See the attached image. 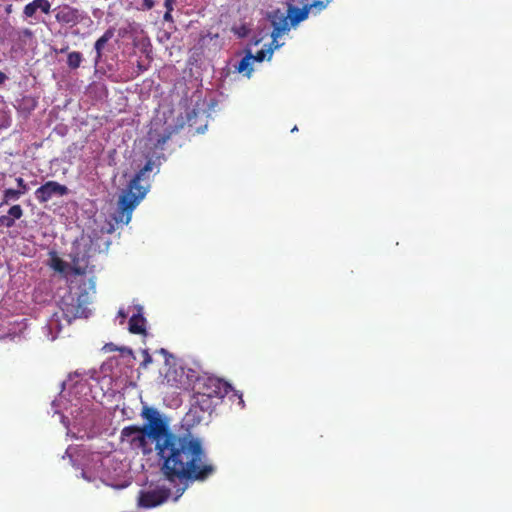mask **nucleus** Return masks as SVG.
<instances>
[{
  "instance_id": "nucleus-25",
  "label": "nucleus",
  "mask_w": 512,
  "mask_h": 512,
  "mask_svg": "<svg viewBox=\"0 0 512 512\" xmlns=\"http://www.w3.org/2000/svg\"><path fill=\"white\" fill-rule=\"evenodd\" d=\"M154 7V0H143L142 1V10L148 11Z\"/></svg>"
},
{
  "instance_id": "nucleus-32",
  "label": "nucleus",
  "mask_w": 512,
  "mask_h": 512,
  "mask_svg": "<svg viewBox=\"0 0 512 512\" xmlns=\"http://www.w3.org/2000/svg\"><path fill=\"white\" fill-rule=\"evenodd\" d=\"M68 49H69V46H65L64 48L59 49V51H58V52H59L60 54H64V53H66V52H67V50H68Z\"/></svg>"
},
{
  "instance_id": "nucleus-11",
  "label": "nucleus",
  "mask_w": 512,
  "mask_h": 512,
  "mask_svg": "<svg viewBox=\"0 0 512 512\" xmlns=\"http://www.w3.org/2000/svg\"><path fill=\"white\" fill-rule=\"evenodd\" d=\"M128 330L134 335H145L146 331V318L143 317L142 308L136 307V313L128 321Z\"/></svg>"
},
{
  "instance_id": "nucleus-14",
  "label": "nucleus",
  "mask_w": 512,
  "mask_h": 512,
  "mask_svg": "<svg viewBox=\"0 0 512 512\" xmlns=\"http://www.w3.org/2000/svg\"><path fill=\"white\" fill-rule=\"evenodd\" d=\"M25 193L20 192L19 189L6 188L4 194H2L1 205H7L11 201H18Z\"/></svg>"
},
{
  "instance_id": "nucleus-17",
  "label": "nucleus",
  "mask_w": 512,
  "mask_h": 512,
  "mask_svg": "<svg viewBox=\"0 0 512 512\" xmlns=\"http://www.w3.org/2000/svg\"><path fill=\"white\" fill-rule=\"evenodd\" d=\"M236 71L240 73H244L248 77H250V74L252 72L251 68V54H247L245 57L242 58L240 63L236 66Z\"/></svg>"
},
{
  "instance_id": "nucleus-22",
  "label": "nucleus",
  "mask_w": 512,
  "mask_h": 512,
  "mask_svg": "<svg viewBox=\"0 0 512 512\" xmlns=\"http://www.w3.org/2000/svg\"><path fill=\"white\" fill-rule=\"evenodd\" d=\"M37 5L40 11L45 14H49L51 12V3L49 0H36Z\"/></svg>"
},
{
  "instance_id": "nucleus-13",
  "label": "nucleus",
  "mask_w": 512,
  "mask_h": 512,
  "mask_svg": "<svg viewBox=\"0 0 512 512\" xmlns=\"http://www.w3.org/2000/svg\"><path fill=\"white\" fill-rule=\"evenodd\" d=\"M114 37V29L109 28L107 31L103 33L101 38L97 39L94 45L95 51H96V63L101 59L102 57V50L104 49V46Z\"/></svg>"
},
{
  "instance_id": "nucleus-26",
  "label": "nucleus",
  "mask_w": 512,
  "mask_h": 512,
  "mask_svg": "<svg viewBox=\"0 0 512 512\" xmlns=\"http://www.w3.org/2000/svg\"><path fill=\"white\" fill-rule=\"evenodd\" d=\"M53 267L58 271H63V261L58 258L55 259Z\"/></svg>"
},
{
  "instance_id": "nucleus-33",
  "label": "nucleus",
  "mask_w": 512,
  "mask_h": 512,
  "mask_svg": "<svg viewBox=\"0 0 512 512\" xmlns=\"http://www.w3.org/2000/svg\"><path fill=\"white\" fill-rule=\"evenodd\" d=\"M11 11H12V5H8V6L6 7V12H7V13H10Z\"/></svg>"
},
{
  "instance_id": "nucleus-7",
  "label": "nucleus",
  "mask_w": 512,
  "mask_h": 512,
  "mask_svg": "<svg viewBox=\"0 0 512 512\" xmlns=\"http://www.w3.org/2000/svg\"><path fill=\"white\" fill-rule=\"evenodd\" d=\"M197 396L198 402H200L199 398H217L221 399L229 394L231 386L229 383L224 382L219 378H204L199 380L197 383Z\"/></svg>"
},
{
  "instance_id": "nucleus-2",
  "label": "nucleus",
  "mask_w": 512,
  "mask_h": 512,
  "mask_svg": "<svg viewBox=\"0 0 512 512\" xmlns=\"http://www.w3.org/2000/svg\"><path fill=\"white\" fill-rule=\"evenodd\" d=\"M141 417L145 420V423L140 427L166 437L165 447L172 445L176 441L199 451H205L203 442H201L198 436L190 432L177 433L171 430L167 418L160 414L158 409L145 406L141 411Z\"/></svg>"
},
{
  "instance_id": "nucleus-30",
  "label": "nucleus",
  "mask_w": 512,
  "mask_h": 512,
  "mask_svg": "<svg viewBox=\"0 0 512 512\" xmlns=\"http://www.w3.org/2000/svg\"><path fill=\"white\" fill-rule=\"evenodd\" d=\"M7 76L4 72L0 71V85H2L4 82H6Z\"/></svg>"
},
{
  "instance_id": "nucleus-9",
  "label": "nucleus",
  "mask_w": 512,
  "mask_h": 512,
  "mask_svg": "<svg viewBox=\"0 0 512 512\" xmlns=\"http://www.w3.org/2000/svg\"><path fill=\"white\" fill-rule=\"evenodd\" d=\"M269 20L273 26V32L272 35L270 36H272L273 44H275V49H278L281 47L282 44L277 42V38L288 32L290 27L293 26L290 25L288 17L280 10H276L270 13Z\"/></svg>"
},
{
  "instance_id": "nucleus-4",
  "label": "nucleus",
  "mask_w": 512,
  "mask_h": 512,
  "mask_svg": "<svg viewBox=\"0 0 512 512\" xmlns=\"http://www.w3.org/2000/svg\"><path fill=\"white\" fill-rule=\"evenodd\" d=\"M173 490L165 485L150 484L146 489L139 491L138 495V506L141 508H153L160 506L167 502L168 498L175 494V484L171 483ZM178 498H173L174 501H178Z\"/></svg>"
},
{
  "instance_id": "nucleus-3",
  "label": "nucleus",
  "mask_w": 512,
  "mask_h": 512,
  "mask_svg": "<svg viewBox=\"0 0 512 512\" xmlns=\"http://www.w3.org/2000/svg\"><path fill=\"white\" fill-rule=\"evenodd\" d=\"M152 169L153 162H146L145 166L136 172L134 178L130 180L127 189L123 190L120 200H118V210L114 216L115 222L126 225L130 222L135 207L147 194L148 183L145 176Z\"/></svg>"
},
{
  "instance_id": "nucleus-15",
  "label": "nucleus",
  "mask_w": 512,
  "mask_h": 512,
  "mask_svg": "<svg viewBox=\"0 0 512 512\" xmlns=\"http://www.w3.org/2000/svg\"><path fill=\"white\" fill-rule=\"evenodd\" d=\"M83 54L78 51H72L68 54V59H66V65L69 66L71 70H76L82 64Z\"/></svg>"
},
{
  "instance_id": "nucleus-12",
  "label": "nucleus",
  "mask_w": 512,
  "mask_h": 512,
  "mask_svg": "<svg viewBox=\"0 0 512 512\" xmlns=\"http://www.w3.org/2000/svg\"><path fill=\"white\" fill-rule=\"evenodd\" d=\"M23 215V210L20 205H12L7 215L0 216V227L11 228L14 226L15 221L19 220Z\"/></svg>"
},
{
  "instance_id": "nucleus-10",
  "label": "nucleus",
  "mask_w": 512,
  "mask_h": 512,
  "mask_svg": "<svg viewBox=\"0 0 512 512\" xmlns=\"http://www.w3.org/2000/svg\"><path fill=\"white\" fill-rule=\"evenodd\" d=\"M54 11H56L54 18L60 24L75 26L82 19L78 9L70 5L58 6Z\"/></svg>"
},
{
  "instance_id": "nucleus-5",
  "label": "nucleus",
  "mask_w": 512,
  "mask_h": 512,
  "mask_svg": "<svg viewBox=\"0 0 512 512\" xmlns=\"http://www.w3.org/2000/svg\"><path fill=\"white\" fill-rule=\"evenodd\" d=\"M89 303V294L86 291L68 292L60 299L59 307L62 309L65 319L71 322L84 316L86 305Z\"/></svg>"
},
{
  "instance_id": "nucleus-27",
  "label": "nucleus",
  "mask_w": 512,
  "mask_h": 512,
  "mask_svg": "<svg viewBox=\"0 0 512 512\" xmlns=\"http://www.w3.org/2000/svg\"><path fill=\"white\" fill-rule=\"evenodd\" d=\"M175 0H165L164 6L166 8V12L173 11V4Z\"/></svg>"
},
{
  "instance_id": "nucleus-24",
  "label": "nucleus",
  "mask_w": 512,
  "mask_h": 512,
  "mask_svg": "<svg viewBox=\"0 0 512 512\" xmlns=\"http://www.w3.org/2000/svg\"><path fill=\"white\" fill-rule=\"evenodd\" d=\"M15 182H17V185H18V189L20 190V192L22 193H25L28 191V186L27 184L25 183V181L23 180V178H15Z\"/></svg>"
},
{
  "instance_id": "nucleus-20",
  "label": "nucleus",
  "mask_w": 512,
  "mask_h": 512,
  "mask_svg": "<svg viewBox=\"0 0 512 512\" xmlns=\"http://www.w3.org/2000/svg\"><path fill=\"white\" fill-rule=\"evenodd\" d=\"M39 10L38 8V5H37V1L36 0H32V2H30L29 4H27L25 7H24V15L25 17H34L35 13Z\"/></svg>"
},
{
  "instance_id": "nucleus-29",
  "label": "nucleus",
  "mask_w": 512,
  "mask_h": 512,
  "mask_svg": "<svg viewBox=\"0 0 512 512\" xmlns=\"http://www.w3.org/2000/svg\"><path fill=\"white\" fill-rule=\"evenodd\" d=\"M164 20L166 22L172 21V11H166L164 15Z\"/></svg>"
},
{
  "instance_id": "nucleus-31",
  "label": "nucleus",
  "mask_w": 512,
  "mask_h": 512,
  "mask_svg": "<svg viewBox=\"0 0 512 512\" xmlns=\"http://www.w3.org/2000/svg\"><path fill=\"white\" fill-rule=\"evenodd\" d=\"M159 353H161L163 356H165L166 358L167 357H172L170 353H168V351L164 348H161L158 350Z\"/></svg>"
},
{
  "instance_id": "nucleus-6",
  "label": "nucleus",
  "mask_w": 512,
  "mask_h": 512,
  "mask_svg": "<svg viewBox=\"0 0 512 512\" xmlns=\"http://www.w3.org/2000/svg\"><path fill=\"white\" fill-rule=\"evenodd\" d=\"M331 2L332 0H301L302 7L289 5L286 16L289 19L290 25L295 27L307 19L309 12L316 15L324 11Z\"/></svg>"
},
{
  "instance_id": "nucleus-8",
  "label": "nucleus",
  "mask_w": 512,
  "mask_h": 512,
  "mask_svg": "<svg viewBox=\"0 0 512 512\" xmlns=\"http://www.w3.org/2000/svg\"><path fill=\"white\" fill-rule=\"evenodd\" d=\"M69 194V188L64 184H59L57 181H47L42 184L34 192V196L39 203H46L52 200L53 197H63Z\"/></svg>"
},
{
  "instance_id": "nucleus-18",
  "label": "nucleus",
  "mask_w": 512,
  "mask_h": 512,
  "mask_svg": "<svg viewBox=\"0 0 512 512\" xmlns=\"http://www.w3.org/2000/svg\"><path fill=\"white\" fill-rule=\"evenodd\" d=\"M169 138V134L160 135L155 130L149 131V140L154 141L155 147H162Z\"/></svg>"
},
{
  "instance_id": "nucleus-19",
  "label": "nucleus",
  "mask_w": 512,
  "mask_h": 512,
  "mask_svg": "<svg viewBox=\"0 0 512 512\" xmlns=\"http://www.w3.org/2000/svg\"><path fill=\"white\" fill-rule=\"evenodd\" d=\"M39 10L38 8V5H37V1L36 0H32V2H30L29 4H27L25 7H24V15L25 17H34L35 13Z\"/></svg>"
},
{
  "instance_id": "nucleus-28",
  "label": "nucleus",
  "mask_w": 512,
  "mask_h": 512,
  "mask_svg": "<svg viewBox=\"0 0 512 512\" xmlns=\"http://www.w3.org/2000/svg\"><path fill=\"white\" fill-rule=\"evenodd\" d=\"M117 316L121 318V324H123V323H124V320H125V319H127V316H128V315H127V313H126V312H124V310H123V309H120V310H118V312H117Z\"/></svg>"
},
{
  "instance_id": "nucleus-16",
  "label": "nucleus",
  "mask_w": 512,
  "mask_h": 512,
  "mask_svg": "<svg viewBox=\"0 0 512 512\" xmlns=\"http://www.w3.org/2000/svg\"><path fill=\"white\" fill-rule=\"evenodd\" d=\"M274 49H276L275 43H270L269 49H267V50L261 49V50H258L255 55L251 54V60H254L257 62H263L264 59L267 58V55H268V60H270L271 57L273 56Z\"/></svg>"
},
{
  "instance_id": "nucleus-23",
  "label": "nucleus",
  "mask_w": 512,
  "mask_h": 512,
  "mask_svg": "<svg viewBox=\"0 0 512 512\" xmlns=\"http://www.w3.org/2000/svg\"><path fill=\"white\" fill-rule=\"evenodd\" d=\"M141 353H142L143 361L141 362L140 367L147 368L148 365L151 362H153V359L151 358L148 350H142Z\"/></svg>"
},
{
  "instance_id": "nucleus-21",
  "label": "nucleus",
  "mask_w": 512,
  "mask_h": 512,
  "mask_svg": "<svg viewBox=\"0 0 512 512\" xmlns=\"http://www.w3.org/2000/svg\"><path fill=\"white\" fill-rule=\"evenodd\" d=\"M72 264H74V267H72V271H74L76 275L82 276L85 274L86 265H80L78 263L77 258L72 259Z\"/></svg>"
},
{
  "instance_id": "nucleus-1",
  "label": "nucleus",
  "mask_w": 512,
  "mask_h": 512,
  "mask_svg": "<svg viewBox=\"0 0 512 512\" xmlns=\"http://www.w3.org/2000/svg\"><path fill=\"white\" fill-rule=\"evenodd\" d=\"M165 438L136 425L124 426L120 433V443L130 451L148 456L155 450L160 461V473L166 481L175 484L177 499L189 484L209 479L216 472V467L205 451L177 441L165 447Z\"/></svg>"
}]
</instances>
